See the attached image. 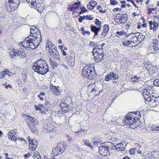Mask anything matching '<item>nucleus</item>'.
Segmentation results:
<instances>
[{
  "label": "nucleus",
  "instance_id": "nucleus-1",
  "mask_svg": "<svg viewBox=\"0 0 159 159\" xmlns=\"http://www.w3.org/2000/svg\"><path fill=\"white\" fill-rule=\"evenodd\" d=\"M32 68L35 72L42 75L46 74L49 70L47 64L41 59L33 63Z\"/></svg>",
  "mask_w": 159,
  "mask_h": 159
},
{
  "label": "nucleus",
  "instance_id": "nucleus-2",
  "mask_svg": "<svg viewBox=\"0 0 159 159\" xmlns=\"http://www.w3.org/2000/svg\"><path fill=\"white\" fill-rule=\"evenodd\" d=\"M82 76L89 80H92L96 78V73L94 68L89 65H86L83 68L82 72Z\"/></svg>",
  "mask_w": 159,
  "mask_h": 159
},
{
  "label": "nucleus",
  "instance_id": "nucleus-3",
  "mask_svg": "<svg viewBox=\"0 0 159 159\" xmlns=\"http://www.w3.org/2000/svg\"><path fill=\"white\" fill-rule=\"evenodd\" d=\"M31 36L25 38V39L21 42L23 47L25 48H30L34 49L39 45L38 42L33 38H30Z\"/></svg>",
  "mask_w": 159,
  "mask_h": 159
},
{
  "label": "nucleus",
  "instance_id": "nucleus-4",
  "mask_svg": "<svg viewBox=\"0 0 159 159\" xmlns=\"http://www.w3.org/2000/svg\"><path fill=\"white\" fill-rule=\"evenodd\" d=\"M98 46L94 47L92 52L96 62H98L103 59L104 54L103 48H100Z\"/></svg>",
  "mask_w": 159,
  "mask_h": 159
},
{
  "label": "nucleus",
  "instance_id": "nucleus-5",
  "mask_svg": "<svg viewBox=\"0 0 159 159\" xmlns=\"http://www.w3.org/2000/svg\"><path fill=\"white\" fill-rule=\"evenodd\" d=\"M109 142H107L103 145L102 144V145L99 147V152L101 155L103 156H108L110 154L109 150Z\"/></svg>",
  "mask_w": 159,
  "mask_h": 159
},
{
  "label": "nucleus",
  "instance_id": "nucleus-6",
  "mask_svg": "<svg viewBox=\"0 0 159 159\" xmlns=\"http://www.w3.org/2000/svg\"><path fill=\"white\" fill-rule=\"evenodd\" d=\"M125 119L123 120L125 125H129L130 127L132 125L136 124L137 120H135V118H133L131 112L128 113L125 118Z\"/></svg>",
  "mask_w": 159,
  "mask_h": 159
},
{
  "label": "nucleus",
  "instance_id": "nucleus-7",
  "mask_svg": "<svg viewBox=\"0 0 159 159\" xmlns=\"http://www.w3.org/2000/svg\"><path fill=\"white\" fill-rule=\"evenodd\" d=\"M118 79V74H117L115 73L112 71L110 72L105 77V80L107 81H109L111 80H117Z\"/></svg>",
  "mask_w": 159,
  "mask_h": 159
},
{
  "label": "nucleus",
  "instance_id": "nucleus-8",
  "mask_svg": "<svg viewBox=\"0 0 159 159\" xmlns=\"http://www.w3.org/2000/svg\"><path fill=\"white\" fill-rule=\"evenodd\" d=\"M17 5L15 3L12 2H9L8 0V2L6 4V7L7 11L9 12L14 11L17 7Z\"/></svg>",
  "mask_w": 159,
  "mask_h": 159
},
{
  "label": "nucleus",
  "instance_id": "nucleus-9",
  "mask_svg": "<svg viewBox=\"0 0 159 159\" xmlns=\"http://www.w3.org/2000/svg\"><path fill=\"white\" fill-rule=\"evenodd\" d=\"M60 106L62 111L65 112L73 109V107L71 106V104L68 105L65 102H61L60 103Z\"/></svg>",
  "mask_w": 159,
  "mask_h": 159
},
{
  "label": "nucleus",
  "instance_id": "nucleus-10",
  "mask_svg": "<svg viewBox=\"0 0 159 159\" xmlns=\"http://www.w3.org/2000/svg\"><path fill=\"white\" fill-rule=\"evenodd\" d=\"M57 149L60 154L63 153L67 147V144L64 142L59 143L57 146Z\"/></svg>",
  "mask_w": 159,
  "mask_h": 159
},
{
  "label": "nucleus",
  "instance_id": "nucleus-11",
  "mask_svg": "<svg viewBox=\"0 0 159 159\" xmlns=\"http://www.w3.org/2000/svg\"><path fill=\"white\" fill-rule=\"evenodd\" d=\"M51 54H52L53 57L57 60L59 59L60 56L57 50V48L56 47H54L53 48H52L50 50ZM50 56L52 54H49Z\"/></svg>",
  "mask_w": 159,
  "mask_h": 159
},
{
  "label": "nucleus",
  "instance_id": "nucleus-12",
  "mask_svg": "<svg viewBox=\"0 0 159 159\" xmlns=\"http://www.w3.org/2000/svg\"><path fill=\"white\" fill-rule=\"evenodd\" d=\"M125 143V142H122L118 143L116 145L114 144V147L117 151H122L125 148L124 147Z\"/></svg>",
  "mask_w": 159,
  "mask_h": 159
},
{
  "label": "nucleus",
  "instance_id": "nucleus-13",
  "mask_svg": "<svg viewBox=\"0 0 159 159\" xmlns=\"http://www.w3.org/2000/svg\"><path fill=\"white\" fill-rule=\"evenodd\" d=\"M121 13V12L119 13V15H121L120 18L119 20L120 22L119 24H120L125 23L127 21L128 19L127 15L126 14H122Z\"/></svg>",
  "mask_w": 159,
  "mask_h": 159
},
{
  "label": "nucleus",
  "instance_id": "nucleus-14",
  "mask_svg": "<svg viewBox=\"0 0 159 159\" xmlns=\"http://www.w3.org/2000/svg\"><path fill=\"white\" fill-rule=\"evenodd\" d=\"M26 123L28 127L31 132L35 133L37 131V129L36 127L30 121L27 122Z\"/></svg>",
  "mask_w": 159,
  "mask_h": 159
},
{
  "label": "nucleus",
  "instance_id": "nucleus-15",
  "mask_svg": "<svg viewBox=\"0 0 159 159\" xmlns=\"http://www.w3.org/2000/svg\"><path fill=\"white\" fill-rule=\"evenodd\" d=\"M52 46L51 42L48 41L46 45V51L47 53H49V54H51L50 50L52 48Z\"/></svg>",
  "mask_w": 159,
  "mask_h": 159
},
{
  "label": "nucleus",
  "instance_id": "nucleus-16",
  "mask_svg": "<svg viewBox=\"0 0 159 159\" xmlns=\"http://www.w3.org/2000/svg\"><path fill=\"white\" fill-rule=\"evenodd\" d=\"M33 37H34V39H35L36 41L37 42H38V41H40L39 43H39L41 41V34L40 33V32H38V31L37 32H35V34H33Z\"/></svg>",
  "mask_w": 159,
  "mask_h": 159
},
{
  "label": "nucleus",
  "instance_id": "nucleus-17",
  "mask_svg": "<svg viewBox=\"0 0 159 159\" xmlns=\"http://www.w3.org/2000/svg\"><path fill=\"white\" fill-rule=\"evenodd\" d=\"M68 64L70 66H73L75 65V59L71 57H66V58Z\"/></svg>",
  "mask_w": 159,
  "mask_h": 159
},
{
  "label": "nucleus",
  "instance_id": "nucleus-18",
  "mask_svg": "<svg viewBox=\"0 0 159 159\" xmlns=\"http://www.w3.org/2000/svg\"><path fill=\"white\" fill-rule=\"evenodd\" d=\"M43 5L40 2H39L36 4L34 6L35 9H36L39 12L41 13L42 12L43 10Z\"/></svg>",
  "mask_w": 159,
  "mask_h": 159
},
{
  "label": "nucleus",
  "instance_id": "nucleus-19",
  "mask_svg": "<svg viewBox=\"0 0 159 159\" xmlns=\"http://www.w3.org/2000/svg\"><path fill=\"white\" fill-rule=\"evenodd\" d=\"M38 143L36 142H34L31 145H29V148L30 150L34 151L37 147Z\"/></svg>",
  "mask_w": 159,
  "mask_h": 159
},
{
  "label": "nucleus",
  "instance_id": "nucleus-20",
  "mask_svg": "<svg viewBox=\"0 0 159 159\" xmlns=\"http://www.w3.org/2000/svg\"><path fill=\"white\" fill-rule=\"evenodd\" d=\"M90 29L91 31L94 33L97 32H99L101 30L100 27H98L95 26L93 25H90Z\"/></svg>",
  "mask_w": 159,
  "mask_h": 159
},
{
  "label": "nucleus",
  "instance_id": "nucleus-21",
  "mask_svg": "<svg viewBox=\"0 0 159 159\" xmlns=\"http://www.w3.org/2000/svg\"><path fill=\"white\" fill-rule=\"evenodd\" d=\"M50 88L51 89H52V91L55 94L57 95L59 94L60 92L58 91L56 86L52 85L50 87Z\"/></svg>",
  "mask_w": 159,
  "mask_h": 159
},
{
  "label": "nucleus",
  "instance_id": "nucleus-22",
  "mask_svg": "<svg viewBox=\"0 0 159 159\" xmlns=\"http://www.w3.org/2000/svg\"><path fill=\"white\" fill-rule=\"evenodd\" d=\"M16 54L19 56L21 58H23L26 56V54L23 51H18L16 52Z\"/></svg>",
  "mask_w": 159,
  "mask_h": 159
},
{
  "label": "nucleus",
  "instance_id": "nucleus-23",
  "mask_svg": "<svg viewBox=\"0 0 159 159\" xmlns=\"http://www.w3.org/2000/svg\"><path fill=\"white\" fill-rule=\"evenodd\" d=\"M17 133V130L16 129H13L11 131L8 132L7 135L8 138H11V136H15Z\"/></svg>",
  "mask_w": 159,
  "mask_h": 159
},
{
  "label": "nucleus",
  "instance_id": "nucleus-24",
  "mask_svg": "<svg viewBox=\"0 0 159 159\" xmlns=\"http://www.w3.org/2000/svg\"><path fill=\"white\" fill-rule=\"evenodd\" d=\"M83 142L84 143V144L90 148L91 149H93V147L92 144L89 142V141L87 139H83Z\"/></svg>",
  "mask_w": 159,
  "mask_h": 159
},
{
  "label": "nucleus",
  "instance_id": "nucleus-25",
  "mask_svg": "<svg viewBox=\"0 0 159 159\" xmlns=\"http://www.w3.org/2000/svg\"><path fill=\"white\" fill-rule=\"evenodd\" d=\"M34 159H41V157L40 153L37 151L34 152V154L33 156Z\"/></svg>",
  "mask_w": 159,
  "mask_h": 159
},
{
  "label": "nucleus",
  "instance_id": "nucleus-26",
  "mask_svg": "<svg viewBox=\"0 0 159 159\" xmlns=\"http://www.w3.org/2000/svg\"><path fill=\"white\" fill-rule=\"evenodd\" d=\"M28 118L29 120L31 121V122L33 123V124H36V125H39V123L36 121V119L35 118L30 116H28Z\"/></svg>",
  "mask_w": 159,
  "mask_h": 159
},
{
  "label": "nucleus",
  "instance_id": "nucleus-27",
  "mask_svg": "<svg viewBox=\"0 0 159 159\" xmlns=\"http://www.w3.org/2000/svg\"><path fill=\"white\" fill-rule=\"evenodd\" d=\"M143 96L144 98L146 99H147V100L148 101H150L152 103L154 102H156L155 99H150V98H149L148 97H149L148 95L147 94H143Z\"/></svg>",
  "mask_w": 159,
  "mask_h": 159
},
{
  "label": "nucleus",
  "instance_id": "nucleus-28",
  "mask_svg": "<svg viewBox=\"0 0 159 159\" xmlns=\"http://www.w3.org/2000/svg\"><path fill=\"white\" fill-rule=\"evenodd\" d=\"M59 152L58 150L57 149V147H56V148L53 149L52 153L53 156H56L61 154L59 153Z\"/></svg>",
  "mask_w": 159,
  "mask_h": 159
},
{
  "label": "nucleus",
  "instance_id": "nucleus-29",
  "mask_svg": "<svg viewBox=\"0 0 159 159\" xmlns=\"http://www.w3.org/2000/svg\"><path fill=\"white\" fill-rule=\"evenodd\" d=\"M89 45L90 47H95L97 46L100 47V46L99 42L94 43L92 41L90 42Z\"/></svg>",
  "mask_w": 159,
  "mask_h": 159
},
{
  "label": "nucleus",
  "instance_id": "nucleus-30",
  "mask_svg": "<svg viewBox=\"0 0 159 159\" xmlns=\"http://www.w3.org/2000/svg\"><path fill=\"white\" fill-rule=\"evenodd\" d=\"M103 32L105 33H107L109 31V25H105L103 26Z\"/></svg>",
  "mask_w": 159,
  "mask_h": 159
},
{
  "label": "nucleus",
  "instance_id": "nucleus-31",
  "mask_svg": "<svg viewBox=\"0 0 159 159\" xmlns=\"http://www.w3.org/2000/svg\"><path fill=\"white\" fill-rule=\"evenodd\" d=\"M49 61L52 66L56 67L57 66L56 62L50 58L49 59Z\"/></svg>",
  "mask_w": 159,
  "mask_h": 159
},
{
  "label": "nucleus",
  "instance_id": "nucleus-32",
  "mask_svg": "<svg viewBox=\"0 0 159 159\" xmlns=\"http://www.w3.org/2000/svg\"><path fill=\"white\" fill-rule=\"evenodd\" d=\"M95 24L98 27H100V28H101L102 27V22L101 21H100L98 19H95Z\"/></svg>",
  "mask_w": 159,
  "mask_h": 159
},
{
  "label": "nucleus",
  "instance_id": "nucleus-33",
  "mask_svg": "<svg viewBox=\"0 0 159 159\" xmlns=\"http://www.w3.org/2000/svg\"><path fill=\"white\" fill-rule=\"evenodd\" d=\"M84 28L83 27H82L80 28V30L82 31V34L84 35H85L86 34H87L88 35H89L90 33L89 31H86V30H84Z\"/></svg>",
  "mask_w": 159,
  "mask_h": 159
},
{
  "label": "nucleus",
  "instance_id": "nucleus-34",
  "mask_svg": "<svg viewBox=\"0 0 159 159\" xmlns=\"http://www.w3.org/2000/svg\"><path fill=\"white\" fill-rule=\"evenodd\" d=\"M150 129L151 130L154 131H158L159 129L158 126H155L154 125L152 126L151 127H150Z\"/></svg>",
  "mask_w": 159,
  "mask_h": 159
},
{
  "label": "nucleus",
  "instance_id": "nucleus-35",
  "mask_svg": "<svg viewBox=\"0 0 159 159\" xmlns=\"http://www.w3.org/2000/svg\"><path fill=\"white\" fill-rule=\"evenodd\" d=\"M56 129V128L53 125H51L50 127H49L48 129V131L49 132L54 131Z\"/></svg>",
  "mask_w": 159,
  "mask_h": 159
},
{
  "label": "nucleus",
  "instance_id": "nucleus-36",
  "mask_svg": "<svg viewBox=\"0 0 159 159\" xmlns=\"http://www.w3.org/2000/svg\"><path fill=\"white\" fill-rule=\"evenodd\" d=\"M136 150L137 149L135 148H131L130 149L129 152L131 155H133L136 153Z\"/></svg>",
  "mask_w": 159,
  "mask_h": 159
},
{
  "label": "nucleus",
  "instance_id": "nucleus-37",
  "mask_svg": "<svg viewBox=\"0 0 159 159\" xmlns=\"http://www.w3.org/2000/svg\"><path fill=\"white\" fill-rule=\"evenodd\" d=\"M10 57L11 58H13V56L16 55V52L15 51H14V49H13L10 52Z\"/></svg>",
  "mask_w": 159,
  "mask_h": 159
},
{
  "label": "nucleus",
  "instance_id": "nucleus-38",
  "mask_svg": "<svg viewBox=\"0 0 159 159\" xmlns=\"http://www.w3.org/2000/svg\"><path fill=\"white\" fill-rule=\"evenodd\" d=\"M153 84L157 86H159V79H156L153 81Z\"/></svg>",
  "mask_w": 159,
  "mask_h": 159
},
{
  "label": "nucleus",
  "instance_id": "nucleus-39",
  "mask_svg": "<svg viewBox=\"0 0 159 159\" xmlns=\"http://www.w3.org/2000/svg\"><path fill=\"white\" fill-rule=\"evenodd\" d=\"M140 35H139L138 36V37H136V35H134V36H133L132 38L131 39H130V41L132 43H135L136 41V42H134V39H135V38H136L137 39V40H139V36Z\"/></svg>",
  "mask_w": 159,
  "mask_h": 159
},
{
  "label": "nucleus",
  "instance_id": "nucleus-40",
  "mask_svg": "<svg viewBox=\"0 0 159 159\" xmlns=\"http://www.w3.org/2000/svg\"><path fill=\"white\" fill-rule=\"evenodd\" d=\"M153 26V30L155 31L157 29L158 27V24L156 22H154Z\"/></svg>",
  "mask_w": 159,
  "mask_h": 159
},
{
  "label": "nucleus",
  "instance_id": "nucleus-41",
  "mask_svg": "<svg viewBox=\"0 0 159 159\" xmlns=\"http://www.w3.org/2000/svg\"><path fill=\"white\" fill-rule=\"evenodd\" d=\"M89 5H90L94 7L96 6L97 4V3L96 1H91L89 4Z\"/></svg>",
  "mask_w": 159,
  "mask_h": 159
},
{
  "label": "nucleus",
  "instance_id": "nucleus-42",
  "mask_svg": "<svg viewBox=\"0 0 159 159\" xmlns=\"http://www.w3.org/2000/svg\"><path fill=\"white\" fill-rule=\"evenodd\" d=\"M111 4L112 5H115L118 4V2L115 0H110Z\"/></svg>",
  "mask_w": 159,
  "mask_h": 159
},
{
  "label": "nucleus",
  "instance_id": "nucleus-43",
  "mask_svg": "<svg viewBox=\"0 0 159 159\" xmlns=\"http://www.w3.org/2000/svg\"><path fill=\"white\" fill-rule=\"evenodd\" d=\"M125 31L124 30H122L120 31H117L116 33V34H119V35L121 36L125 34Z\"/></svg>",
  "mask_w": 159,
  "mask_h": 159
},
{
  "label": "nucleus",
  "instance_id": "nucleus-44",
  "mask_svg": "<svg viewBox=\"0 0 159 159\" xmlns=\"http://www.w3.org/2000/svg\"><path fill=\"white\" fill-rule=\"evenodd\" d=\"M44 104L46 106L49 107L51 105L52 103L50 101L48 100H46L45 101Z\"/></svg>",
  "mask_w": 159,
  "mask_h": 159
},
{
  "label": "nucleus",
  "instance_id": "nucleus-45",
  "mask_svg": "<svg viewBox=\"0 0 159 159\" xmlns=\"http://www.w3.org/2000/svg\"><path fill=\"white\" fill-rule=\"evenodd\" d=\"M39 2V1L38 0H35V1H31L30 2V4L32 6H35L36 4Z\"/></svg>",
  "mask_w": 159,
  "mask_h": 159
},
{
  "label": "nucleus",
  "instance_id": "nucleus-46",
  "mask_svg": "<svg viewBox=\"0 0 159 159\" xmlns=\"http://www.w3.org/2000/svg\"><path fill=\"white\" fill-rule=\"evenodd\" d=\"M157 45H154L152 47V48L154 51H157L159 49V48Z\"/></svg>",
  "mask_w": 159,
  "mask_h": 159
},
{
  "label": "nucleus",
  "instance_id": "nucleus-47",
  "mask_svg": "<svg viewBox=\"0 0 159 159\" xmlns=\"http://www.w3.org/2000/svg\"><path fill=\"white\" fill-rule=\"evenodd\" d=\"M6 73L4 71H2L0 73V77L1 78H2L4 77L5 76Z\"/></svg>",
  "mask_w": 159,
  "mask_h": 159
},
{
  "label": "nucleus",
  "instance_id": "nucleus-48",
  "mask_svg": "<svg viewBox=\"0 0 159 159\" xmlns=\"http://www.w3.org/2000/svg\"><path fill=\"white\" fill-rule=\"evenodd\" d=\"M30 30H35V32H37L38 31V29L37 28V27L34 26H32L31 27H30Z\"/></svg>",
  "mask_w": 159,
  "mask_h": 159
},
{
  "label": "nucleus",
  "instance_id": "nucleus-49",
  "mask_svg": "<svg viewBox=\"0 0 159 159\" xmlns=\"http://www.w3.org/2000/svg\"><path fill=\"white\" fill-rule=\"evenodd\" d=\"M140 78V77H137L136 76H134L133 78V81L134 82H137L138 80H139Z\"/></svg>",
  "mask_w": 159,
  "mask_h": 159
},
{
  "label": "nucleus",
  "instance_id": "nucleus-50",
  "mask_svg": "<svg viewBox=\"0 0 159 159\" xmlns=\"http://www.w3.org/2000/svg\"><path fill=\"white\" fill-rule=\"evenodd\" d=\"M20 0H9V2H15L16 4L17 5H18L19 3Z\"/></svg>",
  "mask_w": 159,
  "mask_h": 159
},
{
  "label": "nucleus",
  "instance_id": "nucleus-51",
  "mask_svg": "<svg viewBox=\"0 0 159 159\" xmlns=\"http://www.w3.org/2000/svg\"><path fill=\"white\" fill-rule=\"evenodd\" d=\"M31 156V153L30 152H29L25 154L24 155V157L25 158H27L28 157H30Z\"/></svg>",
  "mask_w": 159,
  "mask_h": 159
},
{
  "label": "nucleus",
  "instance_id": "nucleus-52",
  "mask_svg": "<svg viewBox=\"0 0 159 159\" xmlns=\"http://www.w3.org/2000/svg\"><path fill=\"white\" fill-rule=\"evenodd\" d=\"M10 139H11V140H12L16 142V138L15 136H11V138H8Z\"/></svg>",
  "mask_w": 159,
  "mask_h": 159
},
{
  "label": "nucleus",
  "instance_id": "nucleus-53",
  "mask_svg": "<svg viewBox=\"0 0 159 159\" xmlns=\"http://www.w3.org/2000/svg\"><path fill=\"white\" fill-rule=\"evenodd\" d=\"M90 16H91V15H90L89 16L87 15L86 20H93L94 19V18L93 17H90Z\"/></svg>",
  "mask_w": 159,
  "mask_h": 159
},
{
  "label": "nucleus",
  "instance_id": "nucleus-54",
  "mask_svg": "<svg viewBox=\"0 0 159 159\" xmlns=\"http://www.w3.org/2000/svg\"><path fill=\"white\" fill-rule=\"evenodd\" d=\"M18 139L20 141H23L24 144H26V143H27V142H26V141L25 140V139L22 138H19Z\"/></svg>",
  "mask_w": 159,
  "mask_h": 159
},
{
  "label": "nucleus",
  "instance_id": "nucleus-55",
  "mask_svg": "<svg viewBox=\"0 0 159 159\" xmlns=\"http://www.w3.org/2000/svg\"><path fill=\"white\" fill-rule=\"evenodd\" d=\"M121 10H122V9L121 8H115L113 9V11L114 12H115L116 11H120Z\"/></svg>",
  "mask_w": 159,
  "mask_h": 159
},
{
  "label": "nucleus",
  "instance_id": "nucleus-56",
  "mask_svg": "<svg viewBox=\"0 0 159 159\" xmlns=\"http://www.w3.org/2000/svg\"><path fill=\"white\" fill-rule=\"evenodd\" d=\"M3 85H4L5 88L7 89L8 88H10L11 89H12V87L11 85L8 84L7 85H5V84H3Z\"/></svg>",
  "mask_w": 159,
  "mask_h": 159
},
{
  "label": "nucleus",
  "instance_id": "nucleus-57",
  "mask_svg": "<svg viewBox=\"0 0 159 159\" xmlns=\"http://www.w3.org/2000/svg\"><path fill=\"white\" fill-rule=\"evenodd\" d=\"M81 4V3L79 1L78 2H75L74 3V5H77V6L75 8V9H77L79 7V6H78V5H80Z\"/></svg>",
  "mask_w": 159,
  "mask_h": 159
},
{
  "label": "nucleus",
  "instance_id": "nucleus-58",
  "mask_svg": "<svg viewBox=\"0 0 159 159\" xmlns=\"http://www.w3.org/2000/svg\"><path fill=\"white\" fill-rule=\"evenodd\" d=\"M93 144L95 146H98L99 145L98 143H99V142L98 141H97V142H93Z\"/></svg>",
  "mask_w": 159,
  "mask_h": 159
},
{
  "label": "nucleus",
  "instance_id": "nucleus-59",
  "mask_svg": "<svg viewBox=\"0 0 159 159\" xmlns=\"http://www.w3.org/2000/svg\"><path fill=\"white\" fill-rule=\"evenodd\" d=\"M87 7L90 10H92L94 8V7L92 6L89 4L87 6Z\"/></svg>",
  "mask_w": 159,
  "mask_h": 159
},
{
  "label": "nucleus",
  "instance_id": "nucleus-60",
  "mask_svg": "<svg viewBox=\"0 0 159 159\" xmlns=\"http://www.w3.org/2000/svg\"><path fill=\"white\" fill-rule=\"evenodd\" d=\"M35 107L36 110H39V111H41V108H40L38 106H37L36 105H35Z\"/></svg>",
  "mask_w": 159,
  "mask_h": 159
},
{
  "label": "nucleus",
  "instance_id": "nucleus-61",
  "mask_svg": "<svg viewBox=\"0 0 159 159\" xmlns=\"http://www.w3.org/2000/svg\"><path fill=\"white\" fill-rule=\"evenodd\" d=\"M107 34V33H105V32H104L103 31L101 34V37L102 38L104 37Z\"/></svg>",
  "mask_w": 159,
  "mask_h": 159
},
{
  "label": "nucleus",
  "instance_id": "nucleus-62",
  "mask_svg": "<svg viewBox=\"0 0 159 159\" xmlns=\"http://www.w3.org/2000/svg\"><path fill=\"white\" fill-rule=\"evenodd\" d=\"M122 44L125 46H128L127 41H124L122 43Z\"/></svg>",
  "mask_w": 159,
  "mask_h": 159
},
{
  "label": "nucleus",
  "instance_id": "nucleus-63",
  "mask_svg": "<svg viewBox=\"0 0 159 159\" xmlns=\"http://www.w3.org/2000/svg\"><path fill=\"white\" fill-rule=\"evenodd\" d=\"M153 44H154L155 45H157L158 43V41L157 39H154L153 41Z\"/></svg>",
  "mask_w": 159,
  "mask_h": 159
},
{
  "label": "nucleus",
  "instance_id": "nucleus-64",
  "mask_svg": "<svg viewBox=\"0 0 159 159\" xmlns=\"http://www.w3.org/2000/svg\"><path fill=\"white\" fill-rule=\"evenodd\" d=\"M83 19L82 18V16H80L79 18L78 19V21L80 22H82V20H83Z\"/></svg>",
  "mask_w": 159,
  "mask_h": 159
}]
</instances>
